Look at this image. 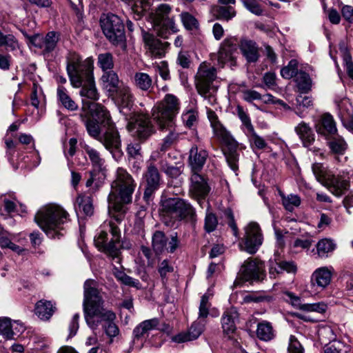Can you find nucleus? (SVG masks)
Returning <instances> with one entry per match:
<instances>
[{"mask_svg":"<svg viewBox=\"0 0 353 353\" xmlns=\"http://www.w3.org/2000/svg\"><path fill=\"white\" fill-rule=\"evenodd\" d=\"M69 214L59 205L48 206L39 210L34 216V221L51 239H61L67 232L64 225L69 220Z\"/></svg>","mask_w":353,"mask_h":353,"instance_id":"nucleus-5","label":"nucleus"},{"mask_svg":"<svg viewBox=\"0 0 353 353\" xmlns=\"http://www.w3.org/2000/svg\"><path fill=\"white\" fill-rule=\"evenodd\" d=\"M258 339L263 341H269L273 339L275 334L271 323L263 321L258 323L256 330Z\"/></svg>","mask_w":353,"mask_h":353,"instance_id":"nucleus-35","label":"nucleus"},{"mask_svg":"<svg viewBox=\"0 0 353 353\" xmlns=\"http://www.w3.org/2000/svg\"><path fill=\"white\" fill-rule=\"evenodd\" d=\"M181 241L177 232L167 235L161 230H156L152 236V248L156 256L163 254L165 251L173 254L180 247Z\"/></svg>","mask_w":353,"mask_h":353,"instance_id":"nucleus-11","label":"nucleus"},{"mask_svg":"<svg viewBox=\"0 0 353 353\" xmlns=\"http://www.w3.org/2000/svg\"><path fill=\"white\" fill-rule=\"evenodd\" d=\"M110 97L117 103L120 112L128 121V130L137 129V137L141 141L148 139L155 133L154 126L148 117L135 111L131 112L134 101L128 87L121 88L117 94Z\"/></svg>","mask_w":353,"mask_h":353,"instance_id":"nucleus-3","label":"nucleus"},{"mask_svg":"<svg viewBox=\"0 0 353 353\" xmlns=\"http://www.w3.org/2000/svg\"><path fill=\"white\" fill-rule=\"evenodd\" d=\"M205 319L192 323L187 332L191 341L197 339L201 335L205 330Z\"/></svg>","mask_w":353,"mask_h":353,"instance_id":"nucleus-46","label":"nucleus"},{"mask_svg":"<svg viewBox=\"0 0 353 353\" xmlns=\"http://www.w3.org/2000/svg\"><path fill=\"white\" fill-rule=\"evenodd\" d=\"M236 14L234 8L231 6H219L214 10L216 19L221 21H229L236 16Z\"/></svg>","mask_w":353,"mask_h":353,"instance_id":"nucleus-40","label":"nucleus"},{"mask_svg":"<svg viewBox=\"0 0 353 353\" xmlns=\"http://www.w3.org/2000/svg\"><path fill=\"white\" fill-rule=\"evenodd\" d=\"M57 99L62 105L70 111H75L79 108L78 105L69 96L66 88L63 85H59L57 88Z\"/></svg>","mask_w":353,"mask_h":353,"instance_id":"nucleus-34","label":"nucleus"},{"mask_svg":"<svg viewBox=\"0 0 353 353\" xmlns=\"http://www.w3.org/2000/svg\"><path fill=\"white\" fill-rule=\"evenodd\" d=\"M134 188L135 184L132 177L128 173L125 174L123 179H119V182L117 184V188L118 197L122 203L128 204L132 203Z\"/></svg>","mask_w":353,"mask_h":353,"instance_id":"nucleus-19","label":"nucleus"},{"mask_svg":"<svg viewBox=\"0 0 353 353\" xmlns=\"http://www.w3.org/2000/svg\"><path fill=\"white\" fill-rule=\"evenodd\" d=\"M323 8L327 13V18L332 24H339L341 21V16L338 11L335 9L327 10V4L325 0H322Z\"/></svg>","mask_w":353,"mask_h":353,"instance_id":"nucleus-61","label":"nucleus"},{"mask_svg":"<svg viewBox=\"0 0 353 353\" xmlns=\"http://www.w3.org/2000/svg\"><path fill=\"white\" fill-rule=\"evenodd\" d=\"M117 196L116 195L110 193L108 197V201L109 203V212H111V210H112L115 214H125V211L123 209V205L121 201L119 202L117 201Z\"/></svg>","mask_w":353,"mask_h":353,"instance_id":"nucleus-55","label":"nucleus"},{"mask_svg":"<svg viewBox=\"0 0 353 353\" xmlns=\"http://www.w3.org/2000/svg\"><path fill=\"white\" fill-rule=\"evenodd\" d=\"M117 279L125 285L135 288L137 289L141 288V283L138 279H134L124 272H123L121 276H117Z\"/></svg>","mask_w":353,"mask_h":353,"instance_id":"nucleus-58","label":"nucleus"},{"mask_svg":"<svg viewBox=\"0 0 353 353\" xmlns=\"http://www.w3.org/2000/svg\"><path fill=\"white\" fill-rule=\"evenodd\" d=\"M239 43L235 37L226 38L222 42L219 50L218 61L220 63L225 64L229 63L231 66H236L237 64L236 57Z\"/></svg>","mask_w":353,"mask_h":353,"instance_id":"nucleus-17","label":"nucleus"},{"mask_svg":"<svg viewBox=\"0 0 353 353\" xmlns=\"http://www.w3.org/2000/svg\"><path fill=\"white\" fill-rule=\"evenodd\" d=\"M74 206L77 215L79 212L89 217L94 214L93 196L90 194H79Z\"/></svg>","mask_w":353,"mask_h":353,"instance_id":"nucleus-23","label":"nucleus"},{"mask_svg":"<svg viewBox=\"0 0 353 353\" xmlns=\"http://www.w3.org/2000/svg\"><path fill=\"white\" fill-rule=\"evenodd\" d=\"M103 227H107L109 232L112 236V241H115V245L119 243L121 239V232L118 225L113 221V220H110L108 223L106 222L104 223Z\"/></svg>","mask_w":353,"mask_h":353,"instance_id":"nucleus-54","label":"nucleus"},{"mask_svg":"<svg viewBox=\"0 0 353 353\" xmlns=\"http://www.w3.org/2000/svg\"><path fill=\"white\" fill-rule=\"evenodd\" d=\"M265 261L258 258L250 257L243 263L239 273L234 281L235 287L241 286L245 282L253 285L261 283L266 279Z\"/></svg>","mask_w":353,"mask_h":353,"instance_id":"nucleus-8","label":"nucleus"},{"mask_svg":"<svg viewBox=\"0 0 353 353\" xmlns=\"http://www.w3.org/2000/svg\"><path fill=\"white\" fill-rule=\"evenodd\" d=\"M159 213L162 221L168 226H174L181 221L193 223L196 219L195 209L188 201L164 194L161 196Z\"/></svg>","mask_w":353,"mask_h":353,"instance_id":"nucleus-4","label":"nucleus"},{"mask_svg":"<svg viewBox=\"0 0 353 353\" xmlns=\"http://www.w3.org/2000/svg\"><path fill=\"white\" fill-rule=\"evenodd\" d=\"M98 108L91 116L81 114L88 134L99 140L105 148L112 152L113 150L121 152V141L119 133L112 121L110 112L104 105H97Z\"/></svg>","mask_w":353,"mask_h":353,"instance_id":"nucleus-2","label":"nucleus"},{"mask_svg":"<svg viewBox=\"0 0 353 353\" xmlns=\"http://www.w3.org/2000/svg\"><path fill=\"white\" fill-rule=\"evenodd\" d=\"M99 81L102 89L107 92L109 97L117 94V91L121 88L118 74L113 70L103 72Z\"/></svg>","mask_w":353,"mask_h":353,"instance_id":"nucleus-22","label":"nucleus"},{"mask_svg":"<svg viewBox=\"0 0 353 353\" xmlns=\"http://www.w3.org/2000/svg\"><path fill=\"white\" fill-rule=\"evenodd\" d=\"M143 41L145 46H147L150 50L156 52L161 54L160 51H164L166 46H169L168 42L163 43L161 40L157 39L155 36L144 29L141 30Z\"/></svg>","mask_w":353,"mask_h":353,"instance_id":"nucleus-26","label":"nucleus"},{"mask_svg":"<svg viewBox=\"0 0 353 353\" xmlns=\"http://www.w3.org/2000/svg\"><path fill=\"white\" fill-rule=\"evenodd\" d=\"M312 172L316 180L325 187L334 175L323 164L320 163H314L312 165Z\"/></svg>","mask_w":353,"mask_h":353,"instance_id":"nucleus-30","label":"nucleus"},{"mask_svg":"<svg viewBox=\"0 0 353 353\" xmlns=\"http://www.w3.org/2000/svg\"><path fill=\"white\" fill-rule=\"evenodd\" d=\"M284 295L285 296V301L290 303L294 307L309 312V303L302 304L300 296L290 291L285 292Z\"/></svg>","mask_w":353,"mask_h":353,"instance_id":"nucleus-47","label":"nucleus"},{"mask_svg":"<svg viewBox=\"0 0 353 353\" xmlns=\"http://www.w3.org/2000/svg\"><path fill=\"white\" fill-rule=\"evenodd\" d=\"M218 225V218L215 213L207 212L204 219V230L210 234L214 232Z\"/></svg>","mask_w":353,"mask_h":353,"instance_id":"nucleus-51","label":"nucleus"},{"mask_svg":"<svg viewBox=\"0 0 353 353\" xmlns=\"http://www.w3.org/2000/svg\"><path fill=\"white\" fill-rule=\"evenodd\" d=\"M208 157V152L194 144L190 150L188 159L191 172H201Z\"/></svg>","mask_w":353,"mask_h":353,"instance_id":"nucleus-18","label":"nucleus"},{"mask_svg":"<svg viewBox=\"0 0 353 353\" xmlns=\"http://www.w3.org/2000/svg\"><path fill=\"white\" fill-rule=\"evenodd\" d=\"M56 310V307L54 305L51 301L40 300L39 301L34 307V313L39 319L44 321L49 320L54 314Z\"/></svg>","mask_w":353,"mask_h":353,"instance_id":"nucleus-27","label":"nucleus"},{"mask_svg":"<svg viewBox=\"0 0 353 353\" xmlns=\"http://www.w3.org/2000/svg\"><path fill=\"white\" fill-rule=\"evenodd\" d=\"M183 168L184 164L182 162H176L175 165H172L167 161H162L161 162V170L169 178H178L182 174Z\"/></svg>","mask_w":353,"mask_h":353,"instance_id":"nucleus-33","label":"nucleus"},{"mask_svg":"<svg viewBox=\"0 0 353 353\" xmlns=\"http://www.w3.org/2000/svg\"><path fill=\"white\" fill-rule=\"evenodd\" d=\"M0 333L7 340L14 339L16 334L12 329L11 319L8 317H0Z\"/></svg>","mask_w":353,"mask_h":353,"instance_id":"nucleus-45","label":"nucleus"},{"mask_svg":"<svg viewBox=\"0 0 353 353\" xmlns=\"http://www.w3.org/2000/svg\"><path fill=\"white\" fill-rule=\"evenodd\" d=\"M343 59L345 62L349 77L353 79V61L350 52L347 48L343 50Z\"/></svg>","mask_w":353,"mask_h":353,"instance_id":"nucleus-63","label":"nucleus"},{"mask_svg":"<svg viewBox=\"0 0 353 353\" xmlns=\"http://www.w3.org/2000/svg\"><path fill=\"white\" fill-rule=\"evenodd\" d=\"M181 23L188 31L198 30L199 28V23L198 19L189 12H182L180 14Z\"/></svg>","mask_w":353,"mask_h":353,"instance_id":"nucleus-42","label":"nucleus"},{"mask_svg":"<svg viewBox=\"0 0 353 353\" xmlns=\"http://www.w3.org/2000/svg\"><path fill=\"white\" fill-rule=\"evenodd\" d=\"M134 79L137 86L143 90H148L152 85V79L146 73H137Z\"/></svg>","mask_w":353,"mask_h":353,"instance_id":"nucleus-53","label":"nucleus"},{"mask_svg":"<svg viewBox=\"0 0 353 353\" xmlns=\"http://www.w3.org/2000/svg\"><path fill=\"white\" fill-rule=\"evenodd\" d=\"M91 60L94 66V59L89 57L82 61L81 58L78 57L76 61L67 64L66 71L70 81L71 85L74 88H79L82 85V78L85 76V71L87 69V61Z\"/></svg>","mask_w":353,"mask_h":353,"instance_id":"nucleus-15","label":"nucleus"},{"mask_svg":"<svg viewBox=\"0 0 353 353\" xmlns=\"http://www.w3.org/2000/svg\"><path fill=\"white\" fill-rule=\"evenodd\" d=\"M11 236L12 234L10 232L7 234H1L0 236V248L1 249H10L18 254H22L24 249L12 242Z\"/></svg>","mask_w":353,"mask_h":353,"instance_id":"nucleus-44","label":"nucleus"},{"mask_svg":"<svg viewBox=\"0 0 353 353\" xmlns=\"http://www.w3.org/2000/svg\"><path fill=\"white\" fill-rule=\"evenodd\" d=\"M263 241V236L259 224L250 222L245 228V235L239 243L241 250L250 254H254L259 250Z\"/></svg>","mask_w":353,"mask_h":353,"instance_id":"nucleus-12","label":"nucleus"},{"mask_svg":"<svg viewBox=\"0 0 353 353\" xmlns=\"http://www.w3.org/2000/svg\"><path fill=\"white\" fill-rule=\"evenodd\" d=\"M332 276L331 270L326 267L318 268L312 274V278L316 285L323 289L330 283Z\"/></svg>","mask_w":353,"mask_h":353,"instance_id":"nucleus-32","label":"nucleus"},{"mask_svg":"<svg viewBox=\"0 0 353 353\" xmlns=\"http://www.w3.org/2000/svg\"><path fill=\"white\" fill-rule=\"evenodd\" d=\"M108 235L106 230H102L97 236H94V243L97 250L112 256H117L119 249L115 245V241L110 240L108 243Z\"/></svg>","mask_w":353,"mask_h":353,"instance_id":"nucleus-21","label":"nucleus"},{"mask_svg":"<svg viewBox=\"0 0 353 353\" xmlns=\"http://www.w3.org/2000/svg\"><path fill=\"white\" fill-rule=\"evenodd\" d=\"M268 274L271 279H275L284 272L288 274H295L297 266L292 261H286L284 255L279 250H274L273 257L268 261Z\"/></svg>","mask_w":353,"mask_h":353,"instance_id":"nucleus-13","label":"nucleus"},{"mask_svg":"<svg viewBox=\"0 0 353 353\" xmlns=\"http://www.w3.org/2000/svg\"><path fill=\"white\" fill-rule=\"evenodd\" d=\"M143 176L145 179L146 185L159 188L161 176L157 168L154 165L150 164L148 166L147 171Z\"/></svg>","mask_w":353,"mask_h":353,"instance_id":"nucleus-39","label":"nucleus"},{"mask_svg":"<svg viewBox=\"0 0 353 353\" xmlns=\"http://www.w3.org/2000/svg\"><path fill=\"white\" fill-rule=\"evenodd\" d=\"M160 321L158 318H153L145 320L138 324L133 330L134 340L142 341L145 337H148L149 332L153 330H159L164 335H169L172 328L168 323H163L160 327Z\"/></svg>","mask_w":353,"mask_h":353,"instance_id":"nucleus-14","label":"nucleus"},{"mask_svg":"<svg viewBox=\"0 0 353 353\" xmlns=\"http://www.w3.org/2000/svg\"><path fill=\"white\" fill-rule=\"evenodd\" d=\"M272 300V296L268 295L258 294L256 292H252L243 298V301L245 303H259L262 302H270Z\"/></svg>","mask_w":353,"mask_h":353,"instance_id":"nucleus-50","label":"nucleus"},{"mask_svg":"<svg viewBox=\"0 0 353 353\" xmlns=\"http://www.w3.org/2000/svg\"><path fill=\"white\" fill-rule=\"evenodd\" d=\"M196 88L200 94H206L210 92L211 84L215 80L216 73L214 70L205 71V75L199 81H197L196 75Z\"/></svg>","mask_w":353,"mask_h":353,"instance_id":"nucleus-31","label":"nucleus"},{"mask_svg":"<svg viewBox=\"0 0 353 353\" xmlns=\"http://www.w3.org/2000/svg\"><path fill=\"white\" fill-rule=\"evenodd\" d=\"M97 63L103 72L112 70L114 66L113 54L110 52L99 54Z\"/></svg>","mask_w":353,"mask_h":353,"instance_id":"nucleus-38","label":"nucleus"},{"mask_svg":"<svg viewBox=\"0 0 353 353\" xmlns=\"http://www.w3.org/2000/svg\"><path fill=\"white\" fill-rule=\"evenodd\" d=\"M236 111L238 114V117L241 121L242 123L246 128L248 132H253L254 126L252 124L250 117L248 114H247L241 105H237Z\"/></svg>","mask_w":353,"mask_h":353,"instance_id":"nucleus-57","label":"nucleus"},{"mask_svg":"<svg viewBox=\"0 0 353 353\" xmlns=\"http://www.w3.org/2000/svg\"><path fill=\"white\" fill-rule=\"evenodd\" d=\"M243 7L256 16H261L263 14L264 8L259 3V0H240Z\"/></svg>","mask_w":353,"mask_h":353,"instance_id":"nucleus-49","label":"nucleus"},{"mask_svg":"<svg viewBox=\"0 0 353 353\" xmlns=\"http://www.w3.org/2000/svg\"><path fill=\"white\" fill-rule=\"evenodd\" d=\"M97 281L94 279H87L83 284V310L85 321L92 330L97 329L104 321L103 325L105 333L109 337L116 336L119 330L114 323L116 314L112 310L104 308V300L101 294V290L96 288Z\"/></svg>","mask_w":353,"mask_h":353,"instance_id":"nucleus-1","label":"nucleus"},{"mask_svg":"<svg viewBox=\"0 0 353 353\" xmlns=\"http://www.w3.org/2000/svg\"><path fill=\"white\" fill-rule=\"evenodd\" d=\"M328 145L332 152L338 154H343L347 149V144L342 139H334L328 143Z\"/></svg>","mask_w":353,"mask_h":353,"instance_id":"nucleus-56","label":"nucleus"},{"mask_svg":"<svg viewBox=\"0 0 353 353\" xmlns=\"http://www.w3.org/2000/svg\"><path fill=\"white\" fill-rule=\"evenodd\" d=\"M85 151L88 154L89 158L94 166L101 167L102 165L101 159L99 153L94 148L88 145L85 147Z\"/></svg>","mask_w":353,"mask_h":353,"instance_id":"nucleus-62","label":"nucleus"},{"mask_svg":"<svg viewBox=\"0 0 353 353\" xmlns=\"http://www.w3.org/2000/svg\"><path fill=\"white\" fill-rule=\"evenodd\" d=\"M179 109V99L172 94H165L163 101L157 107V112H154L152 114L160 129L164 130L172 126Z\"/></svg>","mask_w":353,"mask_h":353,"instance_id":"nucleus-10","label":"nucleus"},{"mask_svg":"<svg viewBox=\"0 0 353 353\" xmlns=\"http://www.w3.org/2000/svg\"><path fill=\"white\" fill-rule=\"evenodd\" d=\"M102 32L108 42L122 51L128 49L127 37L124 20L112 12L102 13L99 18Z\"/></svg>","mask_w":353,"mask_h":353,"instance_id":"nucleus-7","label":"nucleus"},{"mask_svg":"<svg viewBox=\"0 0 353 353\" xmlns=\"http://www.w3.org/2000/svg\"><path fill=\"white\" fill-rule=\"evenodd\" d=\"M221 326L225 334H232L236 330L234 316L229 312H225L221 317Z\"/></svg>","mask_w":353,"mask_h":353,"instance_id":"nucleus-43","label":"nucleus"},{"mask_svg":"<svg viewBox=\"0 0 353 353\" xmlns=\"http://www.w3.org/2000/svg\"><path fill=\"white\" fill-rule=\"evenodd\" d=\"M349 186V181L343 179L340 176H336L334 174L326 187L329 188L334 195L340 196L345 193Z\"/></svg>","mask_w":353,"mask_h":353,"instance_id":"nucleus-28","label":"nucleus"},{"mask_svg":"<svg viewBox=\"0 0 353 353\" xmlns=\"http://www.w3.org/2000/svg\"><path fill=\"white\" fill-rule=\"evenodd\" d=\"M281 75L285 79L293 78L295 91L299 93L296 97L295 112L300 117H305L308 112L309 97H303L302 94L309 93V73L299 70L298 61L292 59L288 62V65L281 70Z\"/></svg>","mask_w":353,"mask_h":353,"instance_id":"nucleus-6","label":"nucleus"},{"mask_svg":"<svg viewBox=\"0 0 353 353\" xmlns=\"http://www.w3.org/2000/svg\"><path fill=\"white\" fill-rule=\"evenodd\" d=\"M316 131L321 134H335L337 132L335 121L330 114L322 115L321 123L316 125Z\"/></svg>","mask_w":353,"mask_h":353,"instance_id":"nucleus-29","label":"nucleus"},{"mask_svg":"<svg viewBox=\"0 0 353 353\" xmlns=\"http://www.w3.org/2000/svg\"><path fill=\"white\" fill-rule=\"evenodd\" d=\"M336 248V244L331 239H323L316 245V252L319 257H325L327 254L333 252Z\"/></svg>","mask_w":353,"mask_h":353,"instance_id":"nucleus-41","label":"nucleus"},{"mask_svg":"<svg viewBox=\"0 0 353 353\" xmlns=\"http://www.w3.org/2000/svg\"><path fill=\"white\" fill-rule=\"evenodd\" d=\"M191 183L194 191L199 196H206L209 194L211 188L208 184V179L200 172H191Z\"/></svg>","mask_w":353,"mask_h":353,"instance_id":"nucleus-25","label":"nucleus"},{"mask_svg":"<svg viewBox=\"0 0 353 353\" xmlns=\"http://www.w3.org/2000/svg\"><path fill=\"white\" fill-rule=\"evenodd\" d=\"M21 32L28 47L33 46L41 50V54L44 57L52 55L61 39V32L54 30L49 31L45 35L41 33H34L31 35L24 30H21Z\"/></svg>","mask_w":353,"mask_h":353,"instance_id":"nucleus-9","label":"nucleus"},{"mask_svg":"<svg viewBox=\"0 0 353 353\" xmlns=\"http://www.w3.org/2000/svg\"><path fill=\"white\" fill-rule=\"evenodd\" d=\"M153 0H134L132 7L133 19L136 21L141 20L145 15Z\"/></svg>","mask_w":353,"mask_h":353,"instance_id":"nucleus-36","label":"nucleus"},{"mask_svg":"<svg viewBox=\"0 0 353 353\" xmlns=\"http://www.w3.org/2000/svg\"><path fill=\"white\" fill-rule=\"evenodd\" d=\"M295 132L301 140L303 147L309 148V124L302 121L296 127Z\"/></svg>","mask_w":353,"mask_h":353,"instance_id":"nucleus-48","label":"nucleus"},{"mask_svg":"<svg viewBox=\"0 0 353 353\" xmlns=\"http://www.w3.org/2000/svg\"><path fill=\"white\" fill-rule=\"evenodd\" d=\"M211 127L213 129L214 135L221 139L225 145L235 141L230 132L226 130L220 121H216Z\"/></svg>","mask_w":353,"mask_h":353,"instance_id":"nucleus-37","label":"nucleus"},{"mask_svg":"<svg viewBox=\"0 0 353 353\" xmlns=\"http://www.w3.org/2000/svg\"><path fill=\"white\" fill-rule=\"evenodd\" d=\"M288 351L289 353H303L304 348L300 343V342L297 340V339L291 335L290 337L289 345L288 347Z\"/></svg>","mask_w":353,"mask_h":353,"instance_id":"nucleus-64","label":"nucleus"},{"mask_svg":"<svg viewBox=\"0 0 353 353\" xmlns=\"http://www.w3.org/2000/svg\"><path fill=\"white\" fill-rule=\"evenodd\" d=\"M239 48L248 63H256L261 55L259 47L256 41L243 38L239 43Z\"/></svg>","mask_w":353,"mask_h":353,"instance_id":"nucleus-20","label":"nucleus"},{"mask_svg":"<svg viewBox=\"0 0 353 353\" xmlns=\"http://www.w3.org/2000/svg\"><path fill=\"white\" fill-rule=\"evenodd\" d=\"M97 105H103L100 103H96L93 101H90L88 99H82V107L81 110L83 112V114L88 116H91L92 113L98 108Z\"/></svg>","mask_w":353,"mask_h":353,"instance_id":"nucleus-60","label":"nucleus"},{"mask_svg":"<svg viewBox=\"0 0 353 353\" xmlns=\"http://www.w3.org/2000/svg\"><path fill=\"white\" fill-rule=\"evenodd\" d=\"M316 334L317 336V339L319 343L323 344H326L330 342L332 338L333 332L332 330L327 327H316Z\"/></svg>","mask_w":353,"mask_h":353,"instance_id":"nucleus-52","label":"nucleus"},{"mask_svg":"<svg viewBox=\"0 0 353 353\" xmlns=\"http://www.w3.org/2000/svg\"><path fill=\"white\" fill-rule=\"evenodd\" d=\"M225 148L223 149V153L225 157L229 168L236 172L239 171V153L238 152L239 143L235 140L225 145Z\"/></svg>","mask_w":353,"mask_h":353,"instance_id":"nucleus-24","label":"nucleus"},{"mask_svg":"<svg viewBox=\"0 0 353 353\" xmlns=\"http://www.w3.org/2000/svg\"><path fill=\"white\" fill-rule=\"evenodd\" d=\"M301 204V199L297 195H290V197L283 198V205L284 208L289 212H292L294 207Z\"/></svg>","mask_w":353,"mask_h":353,"instance_id":"nucleus-59","label":"nucleus"},{"mask_svg":"<svg viewBox=\"0 0 353 353\" xmlns=\"http://www.w3.org/2000/svg\"><path fill=\"white\" fill-rule=\"evenodd\" d=\"M87 62V69L85 71V76L82 78V85L80 86L79 94L83 98L96 101L99 99V93L97 89L94 80V68L92 65L91 60H88Z\"/></svg>","mask_w":353,"mask_h":353,"instance_id":"nucleus-16","label":"nucleus"}]
</instances>
